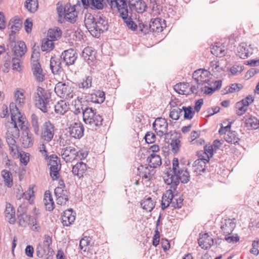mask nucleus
Masks as SVG:
<instances>
[{
  "mask_svg": "<svg viewBox=\"0 0 259 259\" xmlns=\"http://www.w3.org/2000/svg\"><path fill=\"white\" fill-rule=\"evenodd\" d=\"M85 27L91 34L98 37L101 32L106 31L108 28L107 21L102 17L94 18L91 14H87L84 17Z\"/></svg>",
  "mask_w": 259,
  "mask_h": 259,
  "instance_id": "1",
  "label": "nucleus"
},
{
  "mask_svg": "<svg viewBox=\"0 0 259 259\" xmlns=\"http://www.w3.org/2000/svg\"><path fill=\"white\" fill-rule=\"evenodd\" d=\"M10 109L11 114L12 123L14 125L13 131L16 132V136L19 134V129L24 130L27 127L26 117L22 115L15 103H11Z\"/></svg>",
  "mask_w": 259,
  "mask_h": 259,
  "instance_id": "2",
  "label": "nucleus"
},
{
  "mask_svg": "<svg viewBox=\"0 0 259 259\" xmlns=\"http://www.w3.org/2000/svg\"><path fill=\"white\" fill-rule=\"evenodd\" d=\"M36 105L43 112L48 111V107L51 98V94L44 88L37 86L34 93Z\"/></svg>",
  "mask_w": 259,
  "mask_h": 259,
  "instance_id": "3",
  "label": "nucleus"
},
{
  "mask_svg": "<svg viewBox=\"0 0 259 259\" xmlns=\"http://www.w3.org/2000/svg\"><path fill=\"white\" fill-rule=\"evenodd\" d=\"M83 119L84 122L92 129H96L102 124L103 118L99 114H96L92 108H85L83 112Z\"/></svg>",
  "mask_w": 259,
  "mask_h": 259,
  "instance_id": "4",
  "label": "nucleus"
},
{
  "mask_svg": "<svg viewBox=\"0 0 259 259\" xmlns=\"http://www.w3.org/2000/svg\"><path fill=\"white\" fill-rule=\"evenodd\" d=\"M55 92L60 98L68 100L74 96L72 89L68 83L59 82L55 88Z\"/></svg>",
  "mask_w": 259,
  "mask_h": 259,
  "instance_id": "5",
  "label": "nucleus"
},
{
  "mask_svg": "<svg viewBox=\"0 0 259 259\" xmlns=\"http://www.w3.org/2000/svg\"><path fill=\"white\" fill-rule=\"evenodd\" d=\"M107 2L112 10L119 13L121 17L127 15L128 10L125 0H107Z\"/></svg>",
  "mask_w": 259,
  "mask_h": 259,
  "instance_id": "6",
  "label": "nucleus"
},
{
  "mask_svg": "<svg viewBox=\"0 0 259 259\" xmlns=\"http://www.w3.org/2000/svg\"><path fill=\"white\" fill-rule=\"evenodd\" d=\"M193 78L199 84H203L209 82L211 74L207 70L199 69L194 71Z\"/></svg>",
  "mask_w": 259,
  "mask_h": 259,
  "instance_id": "7",
  "label": "nucleus"
},
{
  "mask_svg": "<svg viewBox=\"0 0 259 259\" xmlns=\"http://www.w3.org/2000/svg\"><path fill=\"white\" fill-rule=\"evenodd\" d=\"M16 136L15 131H10L7 134L6 140L10 150V154L14 157L18 155V147L16 144L15 139L18 136Z\"/></svg>",
  "mask_w": 259,
  "mask_h": 259,
  "instance_id": "8",
  "label": "nucleus"
},
{
  "mask_svg": "<svg viewBox=\"0 0 259 259\" xmlns=\"http://www.w3.org/2000/svg\"><path fill=\"white\" fill-rule=\"evenodd\" d=\"M231 127L230 123H229L226 126H222L219 130V133L220 135L225 134L224 138L226 142L228 143L235 144L238 143L239 139L237 136L235 132H231L230 129Z\"/></svg>",
  "mask_w": 259,
  "mask_h": 259,
  "instance_id": "9",
  "label": "nucleus"
},
{
  "mask_svg": "<svg viewBox=\"0 0 259 259\" xmlns=\"http://www.w3.org/2000/svg\"><path fill=\"white\" fill-rule=\"evenodd\" d=\"M52 243V237L48 235H45L42 242L39 243L36 247L37 256L42 257L46 252L49 251Z\"/></svg>",
  "mask_w": 259,
  "mask_h": 259,
  "instance_id": "10",
  "label": "nucleus"
},
{
  "mask_svg": "<svg viewBox=\"0 0 259 259\" xmlns=\"http://www.w3.org/2000/svg\"><path fill=\"white\" fill-rule=\"evenodd\" d=\"M153 127L157 135L160 137L167 133L168 124L163 118H157L153 123Z\"/></svg>",
  "mask_w": 259,
  "mask_h": 259,
  "instance_id": "11",
  "label": "nucleus"
},
{
  "mask_svg": "<svg viewBox=\"0 0 259 259\" xmlns=\"http://www.w3.org/2000/svg\"><path fill=\"white\" fill-rule=\"evenodd\" d=\"M54 192L57 203L60 205H65L68 200L69 192L61 187H57Z\"/></svg>",
  "mask_w": 259,
  "mask_h": 259,
  "instance_id": "12",
  "label": "nucleus"
},
{
  "mask_svg": "<svg viewBox=\"0 0 259 259\" xmlns=\"http://www.w3.org/2000/svg\"><path fill=\"white\" fill-rule=\"evenodd\" d=\"M54 126L49 121L44 123L42 127L41 138L48 142L51 141L54 135Z\"/></svg>",
  "mask_w": 259,
  "mask_h": 259,
  "instance_id": "13",
  "label": "nucleus"
},
{
  "mask_svg": "<svg viewBox=\"0 0 259 259\" xmlns=\"http://www.w3.org/2000/svg\"><path fill=\"white\" fill-rule=\"evenodd\" d=\"M253 101V97L249 96L237 102L236 104V114L238 115H243L247 111L249 105Z\"/></svg>",
  "mask_w": 259,
  "mask_h": 259,
  "instance_id": "14",
  "label": "nucleus"
},
{
  "mask_svg": "<svg viewBox=\"0 0 259 259\" xmlns=\"http://www.w3.org/2000/svg\"><path fill=\"white\" fill-rule=\"evenodd\" d=\"M163 179L165 183L169 186L168 189L176 190L179 184V178L177 174H174L171 171L167 172L164 176Z\"/></svg>",
  "mask_w": 259,
  "mask_h": 259,
  "instance_id": "15",
  "label": "nucleus"
},
{
  "mask_svg": "<svg viewBox=\"0 0 259 259\" xmlns=\"http://www.w3.org/2000/svg\"><path fill=\"white\" fill-rule=\"evenodd\" d=\"M77 55L75 51L72 49L64 51L61 55V59L65 65H71L74 63L77 59Z\"/></svg>",
  "mask_w": 259,
  "mask_h": 259,
  "instance_id": "16",
  "label": "nucleus"
},
{
  "mask_svg": "<svg viewBox=\"0 0 259 259\" xmlns=\"http://www.w3.org/2000/svg\"><path fill=\"white\" fill-rule=\"evenodd\" d=\"M76 150L73 147H67L62 149V158L66 162H70L76 159Z\"/></svg>",
  "mask_w": 259,
  "mask_h": 259,
  "instance_id": "17",
  "label": "nucleus"
},
{
  "mask_svg": "<svg viewBox=\"0 0 259 259\" xmlns=\"http://www.w3.org/2000/svg\"><path fill=\"white\" fill-rule=\"evenodd\" d=\"M31 68L35 80L39 82H42L45 79V75L39 63L36 61H33Z\"/></svg>",
  "mask_w": 259,
  "mask_h": 259,
  "instance_id": "18",
  "label": "nucleus"
},
{
  "mask_svg": "<svg viewBox=\"0 0 259 259\" xmlns=\"http://www.w3.org/2000/svg\"><path fill=\"white\" fill-rule=\"evenodd\" d=\"M70 135L75 138L79 139L83 135L84 128L83 125L79 122H74L69 127Z\"/></svg>",
  "mask_w": 259,
  "mask_h": 259,
  "instance_id": "19",
  "label": "nucleus"
},
{
  "mask_svg": "<svg viewBox=\"0 0 259 259\" xmlns=\"http://www.w3.org/2000/svg\"><path fill=\"white\" fill-rule=\"evenodd\" d=\"M13 55L16 58L22 57L26 52V46L23 41H18L12 45Z\"/></svg>",
  "mask_w": 259,
  "mask_h": 259,
  "instance_id": "20",
  "label": "nucleus"
},
{
  "mask_svg": "<svg viewBox=\"0 0 259 259\" xmlns=\"http://www.w3.org/2000/svg\"><path fill=\"white\" fill-rule=\"evenodd\" d=\"M64 17L66 20L70 22L71 23H73L76 21L77 12L75 11L74 6H65L64 8Z\"/></svg>",
  "mask_w": 259,
  "mask_h": 259,
  "instance_id": "21",
  "label": "nucleus"
},
{
  "mask_svg": "<svg viewBox=\"0 0 259 259\" xmlns=\"http://www.w3.org/2000/svg\"><path fill=\"white\" fill-rule=\"evenodd\" d=\"M165 26L164 20L160 18L152 19L149 24V28L153 32H160Z\"/></svg>",
  "mask_w": 259,
  "mask_h": 259,
  "instance_id": "22",
  "label": "nucleus"
},
{
  "mask_svg": "<svg viewBox=\"0 0 259 259\" xmlns=\"http://www.w3.org/2000/svg\"><path fill=\"white\" fill-rule=\"evenodd\" d=\"M175 191L168 189L163 194L161 200V207L163 209L167 208L170 204L171 205Z\"/></svg>",
  "mask_w": 259,
  "mask_h": 259,
  "instance_id": "23",
  "label": "nucleus"
},
{
  "mask_svg": "<svg viewBox=\"0 0 259 259\" xmlns=\"http://www.w3.org/2000/svg\"><path fill=\"white\" fill-rule=\"evenodd\" d=\"M198 243L202 248L207 249L213 245V239L207 233H205L200 236L198 240Z\"/></svg>",
  "mask_w": 259,
  "mask_h": 259,
  "instance_id": "24",
  "label": "nucleus"
},
{
  "mask_svg": "<svg viewBox=\"0 0 259 259\" xmlns=\"http://www.w3.org/2000/svg\"><path fill=\"white\" fill-rule=\"evenodd\" d=\"M252 53L250 45H248L246 43H241L237 48V55L241 58L245 59Z\"/></svg>",
  "mask_w": 259,
  "mask_h": 259,
  "instance_id": "25",
  "label": "nucleus"
},
{
  "mask_svg": "<svg viewBox=\"0 0 259 259\" xmlns=\"http://www.w3.org/2000/svg\"><path fill=\"white\" fill-rule=\"evenodd\" d=\"M96 53L91 47L85 48L82 53V56L88 64L91 65L96 60Z\"/></svg>",
  "mask_w": 259,
  "mask_h": 259,
  "instance_id": "26",
  "label": "nucleus"
},
{
  "mask_svg": "<svg viewBox=\"0 0 259 259\" xmlns=\"http://www.w3.org/2000/svg\"><path fill=\"white\" fill-rule=\"evenodd\" d=\"M75 219V213L71 209L66 210L62 215V223L64 226H68L74 222Z\"/></svg>",
  "mask_w": 259,
  "mask_h": 259,
  "instance_id": "27",
  "label": "nucleus"
},
{
  "mask_svg": "<svg viewBox=\"0 0 259 259\" xmlns=\"http://www.w3.org/2000/svg\"><path fill=\"white\" fill-rule=\"evenodd\" d=\"M22 146L25 148L31 147L33 144V137L32 134L24 132L20 139Z\"/></svg>",
  "mask_w": 259,
  "mask_h": 259,
  "instance_id": "28",
  "label": "nucleus"
},
{
  "mask_svg": "<svg viewBox=\"0 0 259 259\" xmlns=\"http://www.w3.org/2000/svg\"><path fill=\"white\" fill-rule=\"evenodd\" d=\"M5 213L6 218L9 222L10 224H14L16 221L15 210L12 205L9 203L6 204Z\"/></svg>",
  "mask_w": 259,
  "mask_h": 259,
  "instance_id": "29",
  "label": "nucleus"
},
{
  "mask_svg": "<svg viewBox=\"0 0 259 259\" xmlns=\"http://www.w3.org/2000/svg\"><path fill=\"white\" fill-rule=\"evenodd\" d=\"M245 126L248 130L257 129L259 127V120L255 117L246 116L244 117Z\"/></svg>",
  "mask_w": 259,
  "mask_h": 259,
  "instance_id": "30",
  "label": "nucleus"
},
{
  "mask_svg": "<svg viewBox=\"0 0 259 259\" xmlns=\"http://www.w3.org/2000/svg\"><path fill=\"white\" fill-rule=\"evenodd\" d=\"M206 162H207V161L202 158L196 160L192 165L194 172L197 174H200L201 172L204 171L205 169Z\"/></svg>",
  "mask_w": 259,
  "mask_h": 259,
  "instance_id": "31",
  "label": "nucleus"
},
{
  "mask_svg": "<svg viewBox=\"0 0 259 259\" xmlns=\"http://www.w3.org/2000/svg\"><path fill=\"white\" fill-rule=\"evenodd\" d=\"M85 7H90L92 9L102 10L103 4L101 0H81Z\"/></svg>",
  "mask_w": 259,
  "mask_h": 259,
  "instance_id": "32",
  "label": "nucleus"
},
{
  "mask_svg": "<svg viewBox=\"0 0 259 259\" xmlns=\"http://www.w3.org/2000/svg\"><path fill=\"white\" fill-rule=\"evenodd\" d=\"M130 4L133 9L140 13L144 12L147 7L143 0H130Z\"/></svg>",
  "mask_w": 259,
  "mask_h": 259,
  "instance_id": "33",
  "label": "nucleus"
},
{
  "mask_svg": "<svg viewBox=\"0 0 259 259\" xmlns=\"http://www.w3.org/2000/svg\"><path fill=\"white\" fill-rule=\"evenodd\" d=\"M14 100L18 105H23L26 101L25 91L22 89H17L14 92Z\"/></svg>",
  "mask_w": 259,
  "mask_h": 259,
  "instance_id": "34",
  "label": "nucleus"
},
{
  "mask_svg": "<svg viewBox=\"0 0 259 259\" xmlns=\"http://www.w3.org/2000/svg\"><path fill=\"white\" fill-rule=\"evenodd\" d=\"M235 227V223L231 220H225L221 226V229L224 233L231 235Z\"/></svg>",
  "mask_w": 259,
  "mask_h": 259,
  "instance_id": "35",
  "label": "nucleus"
},
{
  "mask_svg": "<svg viewBox=\"0 0 259 259\" xmlns=\"http://www.w3.org/2000/svg\"><path fill=\"white\" fill-rule=\"evenodd\" d=\"M174 89L179 94L188 95L190 94V85L187 82L177 83L174 86Z\"/></svg>",
  "mask_w": 259,
  "mask_h": 259,
  "instance_id": "36",
  "label": "nucleus"
},
{
  "mask_svg": "<svg viewBox=\"0 0 259 259\" xmlns=\"http://www.w3.org/2000/svg\"><path fill=\"white\" fill-rule=\"evenodd\" d=\"M44 204L47 210L51 211L54 208V202L50 191L45 192L44 198Z\"/></svg>",
  "mask_w": 259,
  "mask_h": 259,
  "instance_id": "37",
  "label": "nucleus"
},
{
  "mask_svg": "<svg viewBox=\"0 0 259 259\" xmlns=\"http://www.w3.org/2000/svg\"><path fill=\"white\" fill-rule=\"evenodd\" d=\"M147 161L149 162L150 167L155 168L161 164V159L160 156L156 153H152L147 158Z\"/></svg>",
  "mask_w": 259,
  "mask_h": 259,
  "instance_id": "38",
  "label": "nucleus"
},
{
  "mask_svg": "<svg viewBox=\"0 0 259 259\" xmlns=\"http://www.w3.org/2000/svg\"><path fill=\"white\" fill-rule=\"evenodd\" d=\"M87 169V167L86 164L82 162H80L77 163L73 166L72 171L74 175H76L80 177L82 176Z\"/></svg>",
  "mask_w": 259,
  "mask_h": 259,
  "instance_id": "39",
  "label": "nucleus"
},
{
  "mask_svg": "<svg viewBox=\"0 0 259 259\" xmlns=\"http://www.w3.org/2000/svg\"><path fill=\"white\" fill-rule=\"evenodd\" d=\"M105 98L104 92L97 91L91 95L90 101L95 103L101 104L104 101Z\"/></svg>",
  "mask_w": 259,
  "mask_h": 259,
  "instance_id": "40",
  "label": "nucleus"
},
{
  "mask_svg": "<svg viewBox=\"0 0 259 259\" xmlns=\"http://www.w3.org/2000/svg\"><path fill=\"white\" fill-rule=\"evenodd\" d=\"M68 106L66 103L63 100L59 101L55 105V111L57 114L63 115L68 110Z\"/></svg>",
  "mask_w": 259,
  "mask_h": 259,
  "instance_id": "41",
  "label": "nucleus"
},
{
  "mask_svg": "<svg viewBox=\"0 0 259 259\" xmlns=\"http://www.w3.org/2000/svg\"><path fill=\"white\" fill-rule=\"evenodd\" d=\"M225 47L220 43H217L211 48V53L217 57H221L225 55Z\"/></svg>",
  "mask_w": 259,
  "mask_h": 259,
  "instance_id": "42",
  "label": "nucleus"
},
{
  "mask_svg": "<svg viewBox=\"0 0 259 259\" xmlns=\"http://www.w3.org/2000/svg\"><path fill=\"white\" fill-rule=\"evenodd\" d=\"M24 7L30 13H35L38 9V3L37 0H26Z\"/></svg>",
  "mask_w": 259,
  "mask_h": 259,
  "instance_id": "43",
  "label": "nucleus"
},
{
  "mask_svg": "<svg viewBox=\"0 0 259 259\" xmlns=\"http://www.w3.org/2000/svg\"><path fill=\"white\" fill-rule=\"evenodd\" d=\"M50 67L53 73H58L61 70V62L55 57H52L50 60Z\"/></svg>",
  "mask_w": 259,
  "mask_h": 259,
  "instance_id": "44",
  "label": "nucleus"
},
{
  "mask_svg": "<svg viewBox=\"0 0 259 259\" xmlns=\"http://www.w3.org/2000/svg\"><path fill=\"white\" fill-rule=\"evenodd\" d=\"M141 206L146 211H151L155 206V202L151 197H148L142 201Z\"/></svg>",
  "mask_w": 259,
  "mask_h": 259,
  "instance_id": "45",
  "label": "nucleus"
},
{
  "mask_svg": "<svg viewBox=\"0 0 259 259\" xmlns=\"http://www.w3.org/2000/svg\"><path fill=\"white\" fill-rule=\"evenodd\" d=\"M54 44L53 40L48 38H44L42 41L41 50L44 52H50L54 49Z\"/></svg>",
  "mask_w": 259,
  "mask_h": 259,
  "instance_id": "46",
  "label": "nucleus"
},
{
  "mask_svg": "<svg viewBox=\"0 0 259 259\" xmlns=\"http://www.w3.org/2000/svg\"><path fill=\"white\" fill-rule=\"evenodd\" d=\"M2 176L4 179L5 185L8 187H11L13 185V177L12 174L8 170L2 171Z\"/></svg>",
  "mask_w": 259,
  "mask_h": 259,
  "instance_id": "47",
  "label": "nucleus"
},
{
  "mask_svg": "<svg viewBox=\"0 0 259 259\" xmlns=\"http://www.w3.org/2000/svg\"><path fill=\"white\" fill-rule=\"evenodd\" d=\"M30 217L26 213H23L18 215V222L19 226L26 227L30 223Z\"/></svg>",
  "mask_w": 259,
  "mask_h": 259,
  "instance_id": "48",
  "label": "nucleus"
},
{
  "mask_svg": "<svg viewBox=\"0 0 259 259\" xmlns=\"http://www.w3.org/2000/svg\"><path fill=\"white\" fill-rule=\"evenodd\" d=\"M49 165H50V169H61V163L58 157L55 155L50 156L49 161Z\"/></svg>",
  "mask_w": 259,
  "mask_h": 259,
  "instance_id": "49",
  "label": "nucleus"
},
{
  "mask_svg": "<svg viewBox=\"0 0 259 259\" xmlns=\"http://www.w3.org/2000/svg\"><path fill=\"white\" fill-rule=\"evenodd\" d=\"M62 34L61 30L59 28L50 29L48 33V36L52 40H55L59 38Z\"/></svg>",
  "mask_w": 259,
  "mask_h": 259,
  "instance_id": "50",
  "label": "nucleus"
},
{
  "mask_svg": "<svg viewBox=\"0 0 259 259\" xmlns=\"http://www.w3.org/2000/svg\"><path fill=\"white\" fill-rule=\"evenodd\" d=\"M177 175L179 178V183L181 181L182 183H187L190 180V174L186 169L181 170L179 174Z\"/></svg>",
  "mask_w": 259,
  "mask_h": 259,
  "instance_id": "51",
  "label": "nucleus"
},
{
  "mask_svg": "<svg viewBox=\"0 0 259 259\" xmlns=\"http://www.w3.org/2000/svg\"><path fill=\"white\" fill-rule=\"evenodd\" d=\"M182 112H184V118L185 119H191L194 115V111H193V108L191 106L185 107L182 106Z\"/></svg>",
  "mask_w": 259,
  "mask_h": 259,
  "instance_id": "52",
  "label": "nucleus"
},
{
  "mask_svg": "<svg viewBox=\"0 0 259 259\" xmlns=\"http://www.w3.org/2000/svg\"><path fill=\"white\" fill-rule=\"evenodd\" d=\"M73 112L75 114L77 115L82 113L84 110H83L82 105L80 100L79 99H77L74 100L73 104Z\"/></svg>",
  "mask_w": 259,
  "mask_h": 259,
  "instance_id": "53",
  "label": "nucleus"
},
{
  "mask_svg": "<svg viewBox=\"0 0 259 259\" xmlns=\"http://www.w3.org/2000/svg\"><path fill=\"white\" fill-rule=\"evenodd\" d=\"M124 22L125 23L127 27L131 29L133 31H136L137 29V25L132 20V19L130 17H128V13H127V15L121 17Z\"/></svg>",
  "mask_w": 259,
  "mask_h": 259,
  "instance_id": "54",
  "label": "nucleus"
},
{
  "mask_svg": "<svg viewBox=\"0 0 259 259\" xmlns=\"http://www.w3.org/2000/svg\"><path fill=\"white\" fill-rule=\"evenodd\" d=\"M209 69L214 74H217L222 71V69L220 66L219 62L217 60L212 61L210 63Z\"/></svg>",
  "mask_w": 259,
  "mask_h": 259,
  "instance_id": "55",
  "label": "nucleus"
},
{
  "mask_svg": "<svg viewBox=\"0 0 259 259\" xmlns=\"http://www.w3.org/2000/svg\"><path fill=\"white\" fill-rule=\"evenodd\" d=\"M182 112V108H173L170 110L169 112V116L172 120H177L179 119Z\"/></svg>",
  "mask_w": 259,
  "mask_h": 259,
  "instance_id": "56",
  "label": "nucleus"
},
{
  "mask_svg": "<svg viewBox=\"0 0 259 259\" xmlns=\"http://www.w3.org/2000/svg\"><path fill=\"white\" fill-rule=\"evenodd\" d=\"M140 176L142 177V181L144 182L150 181L152 178L151 172L147 167H145L143 171L140 172Z\"/></svg>",
  "mask_w": 259,
  "mask_h": 259,
  "instance_id": "57",
  "label": "nucleus"
},
{
  "mask_svg": "<svg viewBox=\"0 0 259 259\" xmlns=\"http://www.w3.org/2000/svg\"><path fill=\"white\" fill-rule=\"evenodd\" d=\"M92 78L91 76H86L79 84V87L83 89L91 88L92 86Z\"/></svg>",
  "mask_w": 259,
  "mask_h": 259,
  "instance_id": "58",
  "label": "nucleus"
},
{
  "mask_svg": "<svg viewBox=\"0 0 259 259\" xmlns=\"http://www.w3.org/2000/svg\"><path fill=\"white\" fill-rule=\"evenodd\" d=\"M183 199L179 195H174L171 206L175 208H181Z\"/></svg>",
  "mask_w": 259,
  "mask_h": 259,
  "instance_id": "59",
  "label": "nucleus"
},
{
  "mask_svg": "<svg viewBox=\"0 0 259 259\" xmlns=\"http://www.w3.org/2000/svg\"><path fill=\"white\" fill-rule=\"evenodd\" d=\"M213 149L212 146H206L204 147V156H202V158L208 162L210 157L213 155Z\"/></svg>",
  "mask_w": 259,
  "mask_h": 259,
  "instance_id": "60",
  "label": "nucleus"
},
{
  "mask_svg": "<svg viewBox=\"0 0 259 259\" xmlns=\"http://www.w3.org/2000/svg\"><path fill=\"white\" fill-rule=\"evenodd\" d=\"M91 239L89 237H85L80 240L79 247L81 250L85 251L88 249L90 244Z\"/></svg>",
  "mask_w": 259,
  "mask_h": 259,
  "instance_id": "61",
  "label": "nucleus"
},
{
  "mask_svg": "<svg viewBox=\"0 0 259 259\" xmlns=\"http://www.w3.org/2000/svg\"><path fill=\"white\" fill-rule=\"evenodd\" d=\"M10 25L12 33H15L21 29L22 22L19 20H15L14 21L11 22Z\"/></svg>",
  "mask_w": 259,
  "mask_h": 259,
  "instance_id": "62",
  "label": "nucleus"
},
{
  "mask_svg": "<svg viewBox=\"0 0 259 259\" xmlns=\"http://www.w3.org/2000/svg\"><path fill=\"white\" fill-rule=\"evenodd\" d=\"M12 68L14 70L20 72L22 69L21 61L19 58L14 57L12 60Z\"/></svg>",
  "mask_w": 259,
  "mask_h": 259,
  "instance_id": "63",
  "label": "nucleus"
},
{
  "mask_svg": "<svg viewBox=\"0 0 259 259\" xmlns=\"http://www.w3.org/2000/svg\"><path fill=\"white\" fill-rule=\"evenodd\" d=\"M34 197V191L32 188H29L26 191L22 194V198L28 200L30 203H32L33 200L31 198Z\"/></svg>",
  "mask_w": 259,
  "mask_h": 259,
  "instance_id": "64",
  "label": "nucleus"
}]
</instances>
